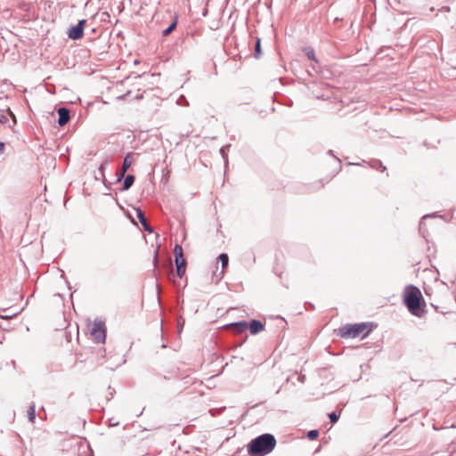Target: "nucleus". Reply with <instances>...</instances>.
<instances>
[{"label":"nucleus","instance_id":"nucleus-23","mask_svg":"<svg viewBox=\"0 0 456 456\" xmlns=\"http://www.w3.org/2000/svg\"><path fill=\"white\" fill-rule=\"evenodd\" d=\"M12 316H9V315H0V318H2V319H9Z\"/></svg>","mask_w":456,"mask_h":456},{"label":"nucleus","instance_id":"nucleus-19","mask_svg":"<svg viewBox=\"0 0 456 456\" xmlns=\"http://www.w3.org/2000/svg\"><path fill=\"white\" fill-rule=\"evenodd\" d=\"M329 417L332 423H336L338 419V415H337L335 412H331L330 414H329Z\"/></svg>","mask_w":456,"mask_h":456},{"label":"nucleus","instance_id":"nucleus-12","mask_svg":"<svg viewBox=\"0 0 456 456\" xmlns=\"http://www.w3.org/2000/svg\"><path fill=\"white\" fill-rule=\"evenodd\" d=\"M134 182V176L132 175H128L125 177V181L123 183V190H128Z\"/></svg>","mask_w":456,"mask_h":456},{"label":"nucleus","instance_id":"nucleus-2","mask_svg":"<svg viewBox=\"0 0 456 456\" xmlns=\"http://www.w3.org/2000/svg\"><path fill=\"white\" fill-rule=\"evenodd\" d=\"M403 302L409 312L415 316H421L425 302L423 300L420 290L415 286H408L403 291Z\"/></svg>","mask_w":456,"mask_h":456},{"label":"nucleus","instance_id":"nucleus-21","mask_svg":"<svg viewBox=\"0 0 456 456\" xmlns=\"http://www.w3.org/2000/svg\"><path fill=\"white\" fill-rule=\"evenodd\" d=\"M4 149H5L4 143L0 142V155L4 152Z\"/></svg>","mask_w":456,"mask_h":456},{"label":"nucleus","instance_id":"nucleus-3","mask_svg":"<svg viewBox=\"0 0 456 456\" xmlns=\"http://www.w3.org/2000/svg\"><path fill=\"white\" fill-rule=\"evenodd\" d=\"M372 323L361 322L346 324L338 330V336L342 338H365L372 330Z\"/></svg>","mask_w":456,"mask_h":456},{"label":"nucleus","instance_id":"nucleus-4","mask_svg":"<svg viewBox=\"0 0 456 456\" xmlns=\"http://www.w3.org/2000/svg\"><path fill=\"white\" fill-rule=\"evenodd\" d=\"M175 263L176 266V273L182 278L186 272V260L183 256V251L181 245L176 244L174 248Z\"/></svg>","mask_w":456,"mask_h":456},{"label":"nucleus","instance_id":"nucleus-10","mask_svg":"<svg viewBox=\"0 0 456 456\" xmlns=\"http://www.w3.org/2000/svg\"><path fill=\"white\" fill-rule=\"evenodd\" d=\"M8 116L12 117L13 119L14 124L16 123V118L14 114L8 110L6 113H0V123L5 124L8 121Z\"/></svg>","mask_w":456,"mask_h":456},{"label":"nucleus","instance_id":"nucleus-1","mask_svg":"<svg viewBox=\"0 0 456 456\" xmlns=\"http://www.w3.org/2000/svg\"><path fill=\"white\" fill-rule=\"evenodd\" d=\"M276 445V440L271 434H264L253 439L248 445L251 456H264L270 453Z\"/></svg>","mask_w":456,"mask_h":456},{"label":"nucleus","instance_id":"nucleus-20","mask_svg":"<svg viewBox=\"0 0 456 456\" xmlns=\"http://www.w3.org/2000/svg\"><path fill=\"white\" fill-rule=\"evenodd\" d=\"M255 51H256V56H258L260 54V53H261L260 40H257Z\"/></svg>","mask_w":456,"mask_h":456},{"label":"nucleus","instance_id":"nucleus-7","mask_svg":"<svg viewBox=\"0 0 456 456\" xmlns=\"http://www.w3.org/2000/svg\"><path fill=\"white\" fill-rule=\"evenodd\" d=\"M59 119L58 123L61 126L66 125L69 120V110L66 108H60L58 110Z\"/></svg>","mask_w":456,"mask_h":456},{"label":"nucleus","instance_id":"nucleus-17","mask_svg":"<svg viewBox=\"0 0 456 456\" xmlns=\"http://www.w3.org/2000/svg\"><path fill=\"white\" fill-rule=\"evenodd\" d=\"M175 26H176L175 21L173 22L172 24H170L169 27L163 31V35L168 36L175 28Z\"/></svg>","mask_w":456,"mask_h":456},{"label":"nucleus","instance_id":"nucleus-6","mask_svg":"<svg viewBox=\"0 0 456 456\" xmlns=\"http://www.w3.org/2000/svg\"><path fill=\"white\" fill-rule=\"evenodd\" d=\"M86 24V20H81L76 26L71 27L68 31V36L73 40H77L83 37L84 28Z\"/></svg>","mask_w":456,"mask_h":456},{"label":"nucleus","instance_id":"nucleus-11","mask_svg":"<svg viewBox=\"0 0 456 456\" xmlns=\"http://www.w3.org/2000/svg\"><path fill=\"white\" fill-rule=\"evenodd\" d=\"M232 326L235 329V330L237 332H240V333L245 331L248 327V325L246 322H236V323L232 324Z\"/></svg>","mask_w":456,"mask_h":456},{"label":"nucleus","instance_id":"nucleus-18","mask_svg":"<svg viewBox=\"0 0 456 456\" xmlns=\"http://www.w3.org/2000/svg\"><path fill=\"white\" fill-rule=\"evenodd\" d=\"M307 436L309 439L314 440L319 436V431L318 430H311L308 432Z\"/></svg>","mask_w":456,"mask_h":456},{"label":"nucleus","instance_id":"nucleus-16","mask_svg":"<svg viewBox=\"0 0 456 456\" xmlns=\"http://www.w3.org/2000/svg\"><path fill=\"white\" fill-rule=\"evenodd\" d=\"M136 216L142 224H146V217L141 209H136Z\"/></svg>","mask_w":456,"mask_h":456},{"label":"nucleus","instance_id":"nucleus-8","mask_svg":"<svg viewBox=\"0 0 456 456\" xmlns=\"http://www.w3.org/2000/svg\"><path fill=\"white\" fill-rule=\"evenodd\" d=\"M264 328H265V327H264V324H263L261 322L256 321V320H253V321L249 323V325H248V329H249L250 333H251L252 335H255V334H256V333H258V332H260V331L264 330Z\"/></svg>","mask_w":456,"mask_h":456},{"label":"nucleus","instance_id":"nucleus-22","mask_svg":"<svg viewBox=\"0 0 456 456\" xmlns=\"http://www.w3.org/2000/svg\"><path fill=\"white\" fill-rule=\"evenodd\" d=\"M143 228L148 231V232H152L151 228L150 227V225L148 224V223L146 222V224H142Z\"/></svg>","mask_w":456,"mask_h":456},{"label":"nucleus","instance_id":"nucleus-14","mask_svg":"<svg viewBox=\"0 0 456 456\" xmlns=\"http://www.w3.org/2000/svg\"><path fill=\"white\" fill-rule=\"evenodd\" d=\"M304 52H305V55L307 56V58L309 60L317 62V59H316L314 48H312V47H305L304 49Z\"/></svg>","mask_w":456,"mask_h":456},{"label":"nucleus","instance_id":"nucleus-13","mask_svg":"<svg viewBox=\"0 0 456 456\" xmlns=\"http://www.w3.org/2000/svg\"><path fill=\"white\" fill-rule=\"evenodd\" d=\"M218 259L221 261L222 263V267H223V270L221 272L222 274L224 273V271H225V268L227 267L228 265V262H229V257H228V255L225 254V253H222Z\"/></svg>","mask_w":456,"mask_h":456},{"label":"nucleus","instance_id":"nucleus-15","mask_svg":"<svg viewBox=\"0 0 456 456\" xmlns=\"http://www.w3.org/2000/svg\"><path fill=\"white\" fill-rule=\"evenodd\" d=\"M28 417L30 422L34 423L36 419V408L35 405H30L28 411Z\"/></svg>","mask_w":456,"mask_h":456},{"label":"nucleus","instance_id":"nucleus-5","mask_svg":"<svg viewBox=\"0 0 456 456\" xmlns=\"http://www.w3.org/2000/svg\"><path fill=\"white\" fill-rule=\"evenodd\" d=\"M90 333L98 342H103L106 337L104 324L102 322L93 323Z\"/></svg>","mask_w":456,"mask_h":456},{"label":"nucleus","instance_id":"nucleus-9","mask_svg":"<svg viewBox=\"0 0 456 456\" xmlns=\"http://www.w3.org/2000/svg\"><path fill=\"white\" fill-rule=\"evenodd\" d=\"M132 153H128L125 159H124V162H123V166H122V169H121V172L119 174V179L124 177L125 176V174L126 172L127 171V169L131 167L132 165Z\"/></svg>","mask_w":456,"mask_h":456}]
</instances>
